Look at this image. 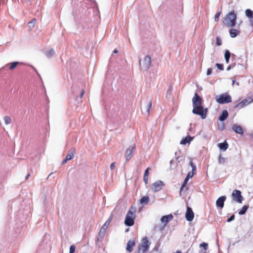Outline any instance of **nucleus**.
<instances>
[{"instance_id": "nucleus-13", "label": "nucleus", "mask_w": 253, "mask_h": 253, "mask_svg": "<svg viewBox=\"0 0 253 253\" xmlns=\"http://www.w3.org/2000/svg\"><path fill=\"white\" fill-rule=\"evenodd\" d=\"M135 245V242L133 240H129L126 245V250L129 253H131L133 250V247Z\"/></svg>"}, {"instance_id": "nucleus-47", "label": "nucleus", "mask_w": 253, "mask_h": 253, "mask_svg": "<svg viewBox=\"0 0 253 253\" xmlns=\"http://www.w3.org/2000/svg\"><path fill=\"white\" fill-rule=\"evenodd\" d=\"M192 172H195V171L196 170V166L195 165V166L192 167Z\"/></svg>"}, {"instance_id": "nucleus-45", "label": "nucleus", "mask_w": 253, "mask_h": 253, "mask_svg": "<svg viewBox=\"0 0 253 253\" xmlns=\"http://www.w3.org/2000/svg\"><path fill=\"white\" fill-rule=\"evenodd\" d=\"M189 165L191 166V167H193L195 166V165L193 163L192 159H190Z\"/></svg>"}, {"instance_id": "nucleus-27", "label": "nucleus", "mask_w": 253, "mask_h": 253, "mask_svg": "<svg viewBox=\"0 0 253 253\" xmlns=\"http://www.w3.org/2000/svg\"><path fill=\"white\" fill-rule=\"evenodd\" d=\"M245 14L247 17H248L249 18H253V11L250 9H246L245 11Z\"/></svg>"}, {"instance_id": "nucleus-11", "label": "nucleus", "mask_w": 253, "mask_h": 253, "mask_svg": "<svg viewBox=\"0 0 253 253\" xmlns=\"http://www.w3.org/2000/svg\"><path fill=\"white\" fill-rule=\"evenodd\" d=\"M194 217V213L192 209L189 207H187L186 212L185 213V218L188 221H191L193 220Z\"/></svg>"}, {"instance_id": "nucleus-44", "label": "nucleus", "mask_w": 253, "mask_h": 253, "mask_svg": "<svg viewBox=\"0 0 253 253\" xmlns=\"http://www.w3.org/2000/svg\"><path fill=\"white\" fill-rule=\"evenodd\" d=\"M115 167V162H113V163H111V164L110 165V169H111L112 170V169H114Z\"/></svg>"}, {"instance_id": "nucleus-48", "label": "nucleus", "mask_w": 253, "mask_h": 253, "mask_svg": "<svg viewBox=\"0 0 253 253\" xmlns=\"http://www.w3.org/2000/svg\"><path fill=\"white\" fill-rule=\"evenodd\" d=\"M84 90L83 89L82 90L81 93H80V97H82L84 95Z\"/></svg>"}, {"instance_id": "nucleus-33", "label": "nucleus", "mask_w": 253, "mask_h": 253, "mask_svg": "<svg viewBox=\"0 0 253 253\" xmlns=\"http://www.w3.org/2000/svg\"><path fill=\"white\" fill-rule=\"evenodd\" d=\"M221 11H219L218 12H217L215 16H214V20L216 22H218L219 21V16L221 14Z\"/></svg>"}, {"instance_id": "nucleus-28", "label": "nucleus", "mask_w": 253, "mask_h": 253, "mask_svg": "<svg viewBox=\"0 0 253 253\" xmlns=\"http://www.w3.org/2000/svg\"><path fill=\"white\" fill-rule=\"evenodd\" d=\"M36 22V20L35 19H33L28 23V26L30 30L34 27Z\"/></svg>"}, {"instance_id": "nucleus-20", "label": "nucleus", "mask_w": 253, "mask_h": 253, "mask_svg": "<svg viewBox=\"0 0 253 253\" xmlns=\"http://www.w3.org/2000/svg\"><path fill=\"white\" fill-rule=\"evenodd\" d=\"M193 137L187 136L181 140L180 144L185 145L187 143H189L193 140Z\"/></svg>"}, {"instance_id": "nucleus-19", "label": "nucleus", "mask_w": 253, "mask_h": 253, "mask_svg": "<svg viewBox=\"0 0 253 253\" xmlns=\"http://www.w3.org/2000/svg\"><path fill=\"white\" fill-rule=\"evenodd\" d=\"M229 33L231 38H235L240 34V31L235 29H231L229 31Z\"/></svg>"}, {"instance_id": "nucleus-40", "label": "nucleus", "mask_w": 253, "mask_h": 253, "mask_svg": "<svg viewBox=\"0 0 253 253\" xmlns=\"http://www.w3.org/2000/svg\"><path fill=\"white\" fill-rule=\"evenodd\" d=\"M200 246L203 247L204 248V249L206 250L208 248V245L207 243L203 242L200 244Z\"/></svg>"}, {"instance_id": "nucleus-2", "label": "nucleus", "mask_w": 253, "mask_h": 253, "mask_svg": "<svg viewBox=\"0 0 253 253\" xmlns=\"http://www.w3.org/2000/svg\"><path fill=\"white\" fill-rule=\"evenodd\" d=\"M237 16L234 11L228 13L223 18V23L228 27H233L236 25Z\"/></svg>"}, {"instance_id": "nucleus-31", "label": "nucleus", "mask_w": 253, "mask_h": 253, "mask_svg": "<svg viewBox=\"0 0 253 253\" xmlns=\"http://www.w3.org/2000/svg\"><path fill=\"white\" fill-rule=\"evenodd\" d=\"M19 64L18 62H13L10 64V66H9L10 70L14 69L17 65Z\"/></svg>"}, {"instance_id": "nucleus-23", "label": "nucleus", "mask_w": 253, "mask_h": 253, "mask_svg": "<svg viewBox=\"0 0 253 253\" xmlns=\"http://www.w3.org/2000/svg\"><path fill=\"white\" fill-rule=\"evenodd\" d=\"M45 55L47 57L50 58V57H51L52 56H53L55 54V51L52 48H51V49L46 51L45 52Z\"/></svg>"}, {"instance_id": "nucleus-9", "label": "nucleus", "mask_w": 253, "mask_h": 253, "mask_svg": "<svg viewBox=\"0 0 253 253\" xmlns=\"http://www.w3.org/2000/svg\"><path fill=\"white\" fill-rule=\"evenodd\" d=\"M135 148V145H133L126 149V161H128L131 159Z\"/></svg>"}, {"instance_id": "nucleus-58", "label": "nucleus", "mask_w": 253, "mask_h": 253, "mask_svg": "<svg viewBox=\"0 0 253 253\" xmlns=\"http://www.w3.org/2000/svg\"><path fill=\"white\" fill-rule=\"evenodd\" d=\"M177 154V152H176L175 153V155H176Z\"/></svg>"}, {"instance_id": "nucleus-57", "label": "nucleus", "mask_w": 253, "mask_h": 253, "mask_svg": "<svg viewBox=\"0 0 253 253\" xmlns=\"http://www.w3.org/2000/svg\"><path fill=\"white\" fill-rule=\"evenodd\" d=\"M52 174V173H50L49 174V175H48V177L50 175H51Z\"/></svg>"}, {"instance_id": "nucleus-30", "label": "nucleus", "mask_w": 253, "mask_h": 253, "mask_svg": "<svg viewBox=\"0 0 253 253\" xmlns=\"http://www.w3.org/2000/svg\"><path fill=\"white\" fill-rule=\"evenodd\" d=\"M3 120L5 125H8L11 123V119L10 117L6 116L3 118Z\"/></svg>"}, {"instance_id": "nucleus-16", "label": "nucleus", "mask_w": 253, "mask_h": 253, "mask_svg": "<svg viewBox=\"0 0 253 253\" xmlns=\"http://www.w3.org/2000/svg\"><path fill=\"white\" fill-rule=\"evenodd\" d=\"M228 146L229 145L228 143L226 142V141H224L222 143H220L218 144V147H219V148L220 150H223L224 151H226L228 149Z\"/></svg>"}, {"instance_id": "nucleus-37", "label": "nucleus", "mask_w": 253, "mask_h": 253, "mask_svg": "<svg viewBox=\"0 0 253 253\" xmlns=\"http://www.w3.org/2000/svg\"><path fill=\"white\" fill-rule=\"evenodd\" d=\"M235 215L232 214L229 218H228L227 220V222H230L235 219Z\"/></svg>"}, {"instance_id": "nucleus-15", "label": "nucleus", "mask_w": 253, "mask_h": 253, "mask_svg": "<svg viewBox=\"0 0 253 253\" xmlns=\"http://www.w3.org/2000/svg\"><path fill=\"white\" fill-rule=\"evenodd\" d=\"M232 129L237 133L243 134L244 130L242 127L238 125L235 124L232 126Z\"/></svg>"}, {"instance_id": "nucleus-3", "label": "nucleus", "mask_w": 253, "mask_h": 253, "mask_svg": "<svg viewBox=\"0 0 253 253\" xmlns=\"http://www.w3.org/2000/svg\"><path fill=\"white\" fill-rule=\"evenodd\" d=\"M135 208L131 207L128 211L125 220V224L127 226H131L134 223Z\"/></svg>"}, {"instance_id": "nucleus-53", "label": "nucleus", "mask_w": 253, "mask_h": 253, "mask_svg": "<svg viewBox=\"0 0 253 253\" xmlns=\"http://www.w3.org/2000/svg\"><path fill=\"white\" fill-rule=\"evenodd\" d=\"M30 174L29 173L25 178V180H27L30 176Z\"/></svg>"}, {"instance_id": "nucleus-14", "label": "nucleus", "mask_w": 253, "mask_h": 253, "mask_svg": "<svg viewBox=\"0 0 253 253\" xmlns=\"http://www.w3.org/2000/svg\"><path fill=\"white\" fill-rule=\"evenodd\" d=\"M173 217V216L172 214H169L167 215L163 216L161 219V221L162 222L164 223L166 225L169 221L171 220Z\"/></svg>"}, {"instance_id": "nucleus-38", "label": "nucleus", "mask_w": 253, "mask_h": 253, "mask_svg": "<svg viewBox=\"0 0 253 253\" xmlns=\"http://www.w3.org/2000/svg\"><path fill=\"white\" fill-rule=\"evenodd\" d=\"M194 173L195 172H189L185 178H188L189 179V178H192L193 176Z\"/></svg>"}, {"instance_id": "nucleus-6", "label": "nucleus", "mask_w": 253, "mask_h": 253, "mask_svg": "<svg viewBox=\"0 0 253 253\" xmlns=\"http://www.w3.org/2000/svg\"><path fill=\"white\" fill-rule=\"evenodd\" d=\"M151 63V57L149 55H146L144 58L142 64L141 63V61H139V64L143 69L147 70L149 69Z\"/></svg>"}, {"instance_id": "nucleus-41", "label": "nucleus", "mask_w": 253, "mask_h": 253, "mask_svg": "<svg viewBox=\"0 0 253 253\" xmlns=\"http://www.w3.org/2000/svg\"><path fill=\"white\" fill-rule=\"evenodd\" d=\"M149 168H148L145 170V172H144V176L145 177H147L148 176V174H149Z\"/></svg>"}, {"instance_id": "nucleus-36", "label": "nucleus", "mask_w": 253, "mask_h": 253, "mask_svg": "<svg viewBox=\"0 0 253 253\" xmlns=\"http://www.w3.org/2000/svg\"><path fill=\"white\" fill-rule=\"evenodd\" d=\"M216 66L220 70H223V65L222 64L216 63Z\"/></svg>"}, {"instance_id": "nucleus-55", "label": "nucleus", "mask_w": 253, "mask_h": 253, "mask_svg": "<svg viewBox=\"0 0 253 253\" xmlns=\"http://www.w3.org/2000/svg\"><path fill=\"white\" fill-rule=\"evenodd\" d=\"M173 161V160H171V161H170V165H171V164H172Z\"/></svg>"}, {"instance_id": "nucleus-54", "label": "nucleus", "mask_w": 253, "mask_h": 253, "mask_svg": "<svg viewBox=\"0 0 253 253\" xmlns=\"http://www.w3.org/2000/svg\"><path fill=\"white\" fill-rule=\"evenodd\" d=\"M235 83H236V82L235 80L232 81V85H233Z\"/></svg>"}, {"instance_id": "nucleus-8", "label": "nucleus", "mask_w": 253, "mask_h": 253, "mask_svg": "<svg viewBox=\"0 0 253 253\" xmlns=\"http://www.w3.org/2000/svg\"><path fill=\"white\" fill-rule=\"evenodd\" d=\"M164 185L165 184L163 181L161 180L157 181L152 184V188L154 192H157L160 191Z\"/></svg>"}, {"instance_id": "nucleus-34", "label": "nucleus", "mask_w": 253, "mask_h": 253, "mask_svg": "<svg viewBox=\"0 0 253 253\" xmlns=\"http://www.w3.org/2000/svg\"><path fill=\"white\" fill-rule=\"evenodd\" d=\"M76 246L74 245H72L70 247L69 253H74L75 252Z\"/></svg>"}, {"instance_id": "nucleus-26", "label": "nucleus", "mask_w": 253, "mask_h": 253, "mask_svg": "<svg viewBox=\"0 0 253 253\" xmlns=\"http://www.w3.org/2000/svg\"><path fill=\"white\" fill-rule=\"evenodd\" d=\"M249 206L245 205L243 207L242 209L239 211V214L240 215H244L247 212L248 209H249Z\"/></svg>"}, {"instance_id": "nucleus-29", "label": "nucleus", "mask_w": 253, "mask_h": 253, "mask_svg": "<svg viewBox=\"0 0 253 253\" xmlns=\"http://www.w3.org/2000/svg\"><path fill=\"white\" fill-rule=\"evenodd\" d=\"M227 161V158L223 157L221 154L219 155L218 157V163L220 164L225 163Z\"/></svg>"}, {"instance_id": "nucleus-51", "label": "nucleus", "mask_w": 253, "mask_h": 253, "mask_svg": "<svg viewBox=\"0 0 253 253\" xmlns=\"http://www.w3.org/2000/svg\"><path fill=\"white\" fill-rule=\"evenodd\" d=\"M231 66H230V65H229V66H228L227 67L226 70H227V71H229V70L231 69Z\"/></svg>"}, {"instance_id": "nucleus-42", "label": "nucleus", "mask_w": 253, "mask_h": 253, "mask_svg": "<svg viewBox=\"0 0 253 253\" xmlns=\"http://www.w3.org/2000/svg\"><path fill=\"white\" fill-rule=\"evenodd\" d=\"M212 71V70L211 68H210L208 69L207 72V75L208 76L210 75L211 74Z\"/></svg>"}, {"instance_id": "nucleus-22", "label": "nucleus", "mask_w": 253, "mask_h": 253, "mask_svg": "<svg viewBox=\"0 0 253 253\" xmlns=\"http://www.w3.org/2000/svg\"><path fill=\"white\" fill-rule=\"evenodd\" d=\"M111 217H110V218H109L107 221L105 222V223L103 225V226H102L101 227V229H102V230L103 231H106L107 228H108V225H109L110 222H111Z\"/></svg>"}, {"instance_id": "nucleus-56", "label": "nucleus", "mask_w": 253, "mask_h": 253, "mask_svg": "<svg viewBox=\"0 0 253 253\" xmlns=\"http://www.w3.org/2000/svg\"><path fill=\"white\" fill-rule=\"evenodd\" d=\"M236 84L237 85H239V83L238 82H236Z\"/></svg>"}, {"instance_id": "nucleus-17", "label": "nucleus", "mask_w": 253, "mask_h": 253, "mask_svg": "<svg viewBox=\"0 0 253 253\" xmlns=\"http://www.w3.org/2000/svg\"><path fill=\"white\" fill-rule=\"evenodd\" d=\"M105 232H106V231H103V230H102V229H100V230L99 233L98 234V235H97V237L96 238V241L97 242H101L102 241V240L104 238V236L105 235Z\"/></svg>"}, {"instance_id": "nucleus-59", "label": "nucleus", "mask_w": 253, "mask_h": 253, "mask_svg": "<svg viewBox=\"0 0 253 253\" xmlns=\"http://www.w3.org/2000/svg\"><path fill=\"white\" fill-rule=\"evenodd\" d=\"M203 253H206V252H203Z\"/></svg>"}, {"instance_id": "nucleus-35", "label": "nucleus", "mask_w": 253, "mask_h": 253, "mask_svg": "<svg viewBox=\"0 0 253 253\" xmlns=\"http://www.w3.org/2000/svg\"><path fill=\"white\" fill-rule=\"evenodd\" d=\"M216 44L218 46L221 45L222 44L221 40L220 39L219 37H217L216 38Z\"/></svg>"}, {"instance_id": "nucleus-18", "label": "nucleus", "mask_w": 253, "mask_h": 253, "mask_svg": "<svg viewBox=\"0 0 253 253\" xmlns=\"http://www.w3.org/2000/svg\"><path fill=\"white\" fill-rule=\"evenodd\" d=\"M228 116V111L226 110H223L222 112L221 115L219 117V120L220 121H225Z\"/></svg>"}, {"instance_id": "nucleus-49", "label": "nucleus", "mask_w": 253, "mask_h": 253, "mask_svg": "<svg viewBox=\"0 0 253 253\" xmlns=\"http://www.w3.org/2000/svg\"><path fill=\"white\" fill-rule=\"evenodd\" d=\"M69 160L68 159H67L66 158H65L62 162V164L64 165L65 164V163H66Z\"/></svg>"}, {"instance_id": "nucleus-46", "label": "nucleus", "mask_w": 253, "mask_h": 253, "mask_svg": "<svg viewBox=\"0 0 253 253\" xmlns=\"http://www.w3.org/2000/svg\"><path fill=\"white\" fill-rule=\"evenodd\" d=\"M189 165L191 166V167H193L195 166V165L193 163L192 159H190Z\"/></svg>"}, {"instance_id": "nucleus-25", "label": "nucleus", "mask_w": 253, "mask_h": 253, "mask_svg": "<svg viewBox=\"0 0 253 253\" xmlns=\"http://www.w3.org/2000/svg\"><path fill=\"white\" fill-rule=\"evenodd\" d=\"M231 56V53L228 50H226L225 52L224 57L226 61V63H228L229 62V59Z\"/></svg>"}, {"instance_id": "nucleus-32", "label": "nucleus", "mask_w": 253, "mask_h": 253, "mask_svg": "<svg viewBox=\"0 0 253 253\" xmlns=\"http://www.w3.org/2000/svg\"><path fill=\"white\" fill-rule=\"evenodd\" d=\"M188 180H189L188 178H185L184 179V180L180 187V191H181L182 190V189L184 188V187L186 186Z\"/></svg>"}, {"instance_id": "nucleus-12", "label": "nucleus", "mask_w": 253, "mask_h": 253, "mask_svg": "<svg viewBox=\"0 0 253 253\" xmlns=\"http://www.w3.org/2000/svg\"><path fill=\"white\" fill-rule=\"evenodd\" d=\"M225 196H222L219 197L216 201V206L217 208L222 209L224 205V202L226 200Z\"/></svg>"}, {"instance_id": "nucleus-4", "label": "nucleus", "mask_w": 253, "mask_h": 253, "mask_svg": "<svg viewBox=\"0 0 253 253\" xmlns=\"http://www.w3.org/2000/svg\"><path fill=\"white\" fill-rule=\"evenodd\" d=\"M150 244L146 237L143 238L141 244L138 246L137 250L134 253H146L149 250Z\"/></svg>"}, {"instance_id": "nucleus-5", "label": "nucleus", "mask_w": 253, "mask_h": 253, "mask_svg": "<svg viewBox=\"0 0 253 253\" xmlns=\"http://www.w3.org/2000/svg\"><path fill=\"white\" fill-rule=\"evenodd\" d=\"M216 101L219 104H223L232 101L231 96L228 93L221 94L215 97Z\"/></svg>"}, {"instance_id": "nucleus-50", "label": "nucleus", "mask_w": 253, "mask_h": 253, "mask_svg": "<svg viewBox=\"0 0 253 253\" xmlns=\"http://www.w3.org/2000/svg\"><path fill=\"white\" fill-rule=\"evenodd\" d=\"M179 157H177L176 158V160L177 161L178 163H180L181 160H179Z\"/></svg>"}, {"instance_id": "nucleus-24", "label": "nucleus", "mask_w": 253, "mask_h": 253, "mask_svg": "<svg viewBox=\"0 0 253 253\" xmlns=\"http://www.w3.org/2000/svg\"><path fill=\"white\" fill-rule=\"evenodd\" d=\"M150 201V199L148 196H144L141 198L140 200V203L141 204H147Z\"/></svg>"}, {"instance_id": "nucleus-7", "label": "nucleus", "mask_w": 253, "mask_h": 253, "mask_svg": "<svg viewBox=\"0 0 253 253\" xmlns=\"http://www.w3.org/2000/svg\"><path fill=\"white\" fill-rule=\"evenodd\" d=\"M232 196L233 200L239 203H241L243 200V197L241 195V192L239 190H234L232 192Z\"/></svg>"}, {"instance_id": "nucleus-39", "label": "nucleus", "mask_w": 253, "mask_h": 253, "mask_svg": "<svg viewBox=\"0 0 253 253\" xmlns=\"http://www.w3.org/2000/svg\"><path fill=\"white\" fill-rule=\"evenodd\" d=\"M152 106V102L151 101H150L148 104H147V112H149V110L150 109V108Z\"/></svg>"}, {"instance_id": "nucleus-1", "label": "nucleus", "mask_w": 253, "mask_h": 253, "mask_svg": "<svg viewBox=\"0 0 253 253\" xmlns=\"http://www.w3.org/2000/svg\"><path fill=\"white\" fill-rule=\"evenodd\" d=\"M203 99L197 93H195L194 96L192 98L193 110L192 113L194 114L200 116L202 119H205L207 117L208 110L204 109L202 104Z\"/></svg>"}, {"instance_id": "nucleus-21", "label": "nucleus", "mask_w": 253, "mask_h": 253, "mask_svg": "<svg viewBox=\"0 0 253 253\" xmlns=\"http://www.w3.org/2000/svg\"><path fill=\"white\" fill-rule=\"evenodd\" d=\"M75 153V149L72 148L70 150V153L66 156V158L69 161L72 160L74 157Z\"/></svg>"}, {"instance_id": "nucleus-52", "label": "nucleus", "mask_w": 253, "mask_h": 253, "mask_svg": "<svg viewBox=\"0 0 253 253\" xmlns=\"http://www.w3.org/2000/svg\"><path fill=\"white\" fill-rule=\"evenodd\" d=\"M118 52V51L117 49H115L113 51V53H115V54L117 53Z\"/></svg>"}, {"instance_id": "nucleus-43", "label": "nucleus", "mask_w": 253, "mask_h": 253, "mask_svg": "<svg viewBox=\"0 0 253 253\" xmlns=\"http://www.w3.org/2000/svg\"><path fill=\"white\" fill-rule=\"evenodd\" d=\"M143 180L146 184H148V178L147 177L143 176Z\"/></svg>"}, {"instance_id": "nucleus-10", "label": "nucleus", "mask_w": 253, "mask_h": 253, "mask_svg": "<svg viewBox=\"0 0 253 253\" xmlns=\"http://www.w3.org/2000/svg\"><path fill=\"white\" fill-rule=\"evenodd\" d=\"M253 101V100L252 98H249L248 99H244L241 102H239L237 104H236L234 108H242L248 105H249L250 103H252Z\"/></svg>"}]
</instances>
